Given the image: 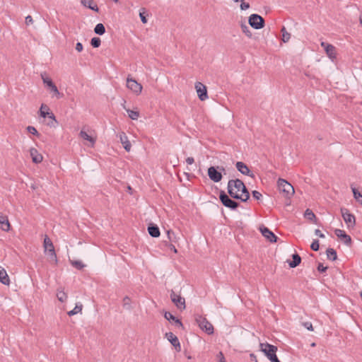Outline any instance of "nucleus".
<instances>
[{
	"mask_svg": "<svg viewBox=\"0 0 362 362\" xmlns=\"http://www.w3.org/2000/svg\"><path fill=\"white\" fill-rule=\"evenodd\" d=\"M228 192L231 197L246 202L250 198V193L243 182L239 179L230 180L228 182Z\"/></svg>",
	"mask_w": 362,
	"mask_h": 362,
	"instance_id": "f257e3e1",
	"label": "nucleus"
},
{
	"mask_svg": "<svg viewBox=\"0 0 362 362\" xmlns=\"http://www.w3.org/2000/svg\"><path fill=\"white\" fill-rule=\"evenodd\" d=\"M277 184L279 191L282 192L285 197H290L294 194L295 191L293 187L286 180L279 178Z\"/></svg>",
	"mask_w": 362,
	"mask_h": 362,
	"instance_id": "f03ea898",
	"label": "nucleus"
},
{
	"mask_svg": "<svg viewBox=\"0 0 362 362\" xmlns=\"http://www.w3.org/2000/svg\"><path fill=\"white\" fill-rule=\"evenodd\" d=\"M195 320L202 330L206 332L208 334H211L214 333V327L211 323L207 320L206 318L201 315H197Z\"/></svg>",
	"mask_w": 362,
	"mask_h": 362,
	"instance_id": "7ed1b4c3",
	"label": "nucleus"
},
{
	"mask_svg": "<svg viewBox=\"0 0 362 362\" xmlns=\"http://www.w3.org/2000/svg\"><path fill=\"white\" fill-rule=\"evenodd\" d=\"M248 23L252 28L256 30L263 28L265 24L264 18L256 13L251 14L249 16Z\"/></svg>",
	"mask_w": 362,
	"mask_h": 362,
	"instance_id": "20e7f679",
	"label": "nucleus"
},
{
	"mask_svg": "<svg viewBox=\"0 0 362 362\" xmlns=\"http://www.w3.org/2000/svg\"><path fill=\"white\" fill-rule=\"evenodd\" d=\"M43 247L45 248V252H48V254L50 257V259L52 260L57 262V255H56V252L54 250V245H53L52 240H50V238L47 235H45Z\"/></svg>",
	"mask_w": 362,
	"mask_h": 362,
	"instance_id": "39448f33",
	"label": "nucleus"
},
{
	"mask_svg": "<svg viewBox=\"0 0 362 362\" xmlns=\"http://www.w3.org/2000/svg\"><path fill=\"white\" fill-rule=\"evenodd\" d=\"M260 350L267 356V357L271 361L272 360V356H276V352L277 347L268 343H260Z\"/></svg>",
	"mask_w": 362,
	"mask_h": 362,
	"instance_id": "423d86ee",
	"label": "nucleus"
},
{
	"mask_svg": "<svg viewBox=\"0 0 362 362\" xmlns=\"http://www.w3.org/2000/svg\"><path fill=\"white\" fill-rule=\"evenodd\" d=\"M219 199L223 206L230 209H235L239 205L238 202L230 199L223 191L220 192Z\"/></svg>",
	"mask_w": 362,
	"mask_h": 362,
	"instance_id": "0eeeda50",
	"label": "nucleus"
},
{
	"mask_svg": "<svg viewBox=\"0 0 362 362\" xmlns=\"http://www.w3.org/2000/svg\"><path fill=\"white\" fill-rule=\"evenodd\" d=\"M341 216L348 228H354L356 224V218L347 209H341Z\"/></svg>",
	"mask_w": 362,
	"mask_h": 362,
	"instance_id": "6e6552de",
	"label": "nucleus"
},
{
	"mask_svg": "<svg viewBox=\"0 0 362 362\" xmlns=\"http://www.w3.org/2000/svg\"><path fill=\"white\" fill-rule=\"evenodd\" d=\"M170 299L175 306L180 310L185 309V300L180 295L177 294L174 291L170 292Z\"/></svg>",
	"mask_w": 362,
	"mask_h": 362,
	"instance_id": "1a4fd4ad",
	"label": "nucleus"
},
{
	"mask_svg": "<svg viewBox=\"0 0 362 362\" xmlns=\"http://www.w3.org/2000/svg\"><path fill=\"white\" fill-rule=\"evenodd\" d=\"M127 87L136 95H139L143 89V87L140 83L129 77L127 78Z\"/></svg>",
	"mask_w": 362,
	"mask_h": 362,
	"instance_id": "9d476101",
	"label": "nucleus"
},
{
	"mask_svg": "<svg viewBox=\"0 0 362 362\" xmlns=\"http://www.w3.org/2000/svg\"><path fill=\"white\" fill-rule=\"evenodd\" d=\"M195 89L200 100L204 101L208 98L207 90L205 85L201 82L195 83Z\"/></svg>",
	"mask_w": 362,
	"mask_h": 362,
	"instance_id": "9b49d317",
	"label": "nucleus"
},
{
	"mask_svg": "<svg viewBox=\"0 0 362 362\" xmlns=\"http://www.w3.org/2000/svg\"><path fill=\"white\" fill-rule=\"evenodd\" d=\"M208 175L211 180L214 182H218L222 179V174L218 171L216 168L211 166L208 168Z\"/></svg>",
	"mask_w": 362,
	"mask_h": 362,
	"instance_id": "f8f14e48",
	"label": "nucleus"
},
{
	"mask_svg": "<svg viewBox=\"0 0 362 362\" xmlns=\"http://www.w3.org/2000/svg\"><path fill=\"white\" fill-rule=\"evenodd\" d=\"M259 230L262 235L267 238L271 243H276L277 241V237L275 234L271 231L268 228L261 226L259 227Z\"/></svg>",
	"mask_w": 362,
	"mask_h": 362,
	"instance_id": "ddd939ff",
	"label": "nucleus"
},
{
	"mask_svg": "<svg viewBox=\"0 0 362 362\" xmlns=\"http://www.w3.org/2000/svg\"><path fill=\"white\" fill-rule=\"evenodd\" d=\"M335 235L343 241V243L346 245H350L351 244V238L347 235L344 230L341 229H335L334 230Z\"/></svg>",
	"mask_w": 362,
	"mask_h": 362,
	"instance_id": "4468645a",
	"label": "nucleus"
},
{
	"mask_svg": "<svg viewBox=\"0 0 362 362\" xmlns=\"http://www.w3.org/2000/svg\"><path fill=\"white\" fill-rule=\"evenodd\" d=\"M235 166L238 170L242 174L254 177V174L251 173L250 170L244 163L238 161L236 163Z\"/></svg>",
	"mask_w": 362,
	"mask_h": 362,
	"instance_id": "2eb2a0df",
	"label": "nucleus"
},
{
	"mask_svg": "<svg viewBox=\"0 0 362 362\" xmlns=\"http://www.w3.org/2000/svg\"><path fill=\"white\" fill-rule=\"evenodd\" d=\"M119 137L120 142L122 143L125 151L127 152H129L132 148V144H131L130 141H129L128 137L126 135V134L124 132H122L119 134Z\"/></svg>",
	"mask_w": 362,
	"mask_h": 362,
	"instance_id": "dca6fc26",
	"label": "nucleus"
},
{
	"mask_svg": "<svg viewBox=\"0 0 362 362\" xmlns=\"http://www.w3.org/2000/svg\"><path fill=\"white\" fill-rule=\"evenodd\" d=\"M0 228L4 231H8L11 228V225L8 217L3 215L2 213L0 212Z\"/></svg>",
	"mask_w": 362,
	"mask_h": 362,
	"instance_id": "f3484780",
	"label": "nucleus"
},
{
	"mask_svg": "<svg viewBox=\"0 0 362 362\" xmlns=\"http://www.w3.org/2000/svg\"><path fill=\"white\" fill-rule=\"evenodd\" d=\"M30 154L32 158L33 162L35 163H40L42 161V156L35 148L30 149Z\"/></svg>",
	"mask_w": 362,
	"mask_h": 362,
	"instance_id": "a211bd4d",
	"label": "nucleus"
},
{
	"mask_svg": "<svg viewBox=\"0 0 362 362\" xmlns=\"http://www.w3.org/2000/svg\"><path fill=\"white\" fill-rule=\"evenodd\" d=\"M165 336L168 340L172 344L173 346H178L179 348H180V344L178 340V338L173 333L168 332L165 334Z\"/></svg>",
	"mask_w": 362,
	"mask_h": 362,
	"instance_id": "6ab92c4d",
	"label": "nucleus"
},
{
	"mask_svg": "<svg viewBox=\"0 0 362 362\" xmlns=\"http://www.w3.org/2000/svg\"><path fill=\"white\" fill-rule=\"evenodd\" d=\"M164 317L168 321H171L172 320V321L175 322V325L177 327L183 328V325H182V322L179 319L176 318L170 312H165V314H164Z\"/></svg>",
	"mask_w": 362,
	"mask_h": 362,
	"instance_id": "aec40b11",
	"label": "nucleus"
},
{
	"mask_svg": "<svg viewBox=\"0 0 362 362\" xmlns=\"http://www.w3.org/2000/svg\"><path fill=\"white\" fill-rule=\"evenodd\" d=\"M0 282L4 285H9L10 279L6 273V271L0 266Z\"/></svg>",
	"mask_w": 362,
	"mask_h": 362,
	"instance_id": "412c9836",
	"label": "nucleus"
},
{
	"mask_svg": "<svg viewBox=\"0 0 362 362\" xmlns=\"http://www.w3.org/2000/svg\"><path fill=\"white\" fill-rule=\"evenodd\" d=\"M148 231L149 235L153 238H158L160 236L159 228L154 224H150L148 227Z\"/></svg>",
	"mask_w": 362,
	"mask_h": 362,
	"instance_id": "4be33fe9",
	"label": "nucleus"
},
{
	"mask_svg": "<svg viewBox=\"0 0 362 362\" xmlns=\"http://www.w3.org/2000/svg\"><path fill=\"white\" fill-rule=\"evenodd\" d=\"M79 136L84 140H86L88 141H89L90 143V146L91 147H93L95 144V141H96V139L92 137L91 136L88 135L87 134L86 132L83 131V130H81L79 133Z\"/></svg>",
	"mask_w": 362,
	"mask_h": 362,
	"instance_id": "5701e85b",
	"label": "nucleus"
},
{
	"mask_svg": "<svg viewBox=\"0 0 362 362\" xmlns=\"http://www.w3.org/2000/svg\"><path fill=\"white\" fill-rule=\"evenodd\" d=\"M81 4L94 11H98V7L97 4H94L93 0H81Z\"/></svg>",
	"mask_w": 362,
	"mask_h": 362,
	"instance_id": "b1692460",
	"label": "nucleus"
},
{
	"mask_svg": "<svg viewBox=\"0 0 362 362\" xmlns=\"http://www.w3.org/2000/svg\"><path fill=\"white\" fill-rule=\"evenodd\" d=\"M47 88L49 89L50 92L52 93V97H56L57 98H60L63 96V94L59 91L57 87L56 86V85L54 83L49 84Z\"/></svg>",
	"mask_w": 362,
	"mask_h": 362,
	"instance_id": "393cba45",
	"label": "nucleus"
},
{
	"mask_svg": "<svg viewBox=\"0 0 362 362\" xmlns=\"http://www.w3.org/2000/svg\"><path fill=\"white\" fill-rule=\"evenodd\" d=\"M44 108H47V110H49V108L46 105L42 104L40 109V116L44 118L46 117V116H48L50 119H52L56 122L55 116L54 115V114L52 112L44 111L43 110Z\"/></svg>",
	"mask_w": 362,
	"mask_h": 362,
	"instance_id": "a878e982",
	"label": "nucleus"
},
{
	"mask_svg": "<svg viewBox=\"0 0 362 362\" xmlns=\"http://www.w3.org/2000/svg\"><path fill=\"white\" fill-rule=\"evenodd\" d=\"M293 260L288 263L289 267L291 268H295L297 266H298L301 262L300 257L297 254L295 253L292 255Z\"/></svg>",
	"mask_w": 362,
	"mask_h": 362,
	"instance_id": "bb28decb",
	"label": "nucleus"
},
{
	"mask_svg": "<svg viewBox=\"0 0 362 362\" xmlns=\"http://www.w3.org/2000/svg\"><path fill=\"white\" fill-rule=\"evenodd\" d=\"M325 52H326L327 56L330 59H336L335 47L332 45H327L326 46V49H325Z\"/></svg>",
	"mask_w": 362,
	"mask_h": 362,
	"instance_id": "cd10ccee",
	"label": "nucleus"
},
{
	"mask_svg": "<svg viewBox=\"0 0 362 362\" xmlns=\"http://www.w3.org/2000/svg\"><path fill=\"white\" fill-rule=\"evenodd\" d=\"M327 257L329 259L334 261L337 258V252L333 248H328L326 251Z\"/></svg>",
	"mask_w": 362,
	"mask_h": 362,
	"instance_id": "c85d7f7f",
	"label": "nucleus"
},
{
	"mask_svg": "<svg viewBox=\"0 0 362 362\" xmlns=\"http://www.w3.org/2000/svg\"><path fill=\"white\" fill-rule=\"evenodd\" d=\"M57 299L62 302L64 303L67 299V295L62 289H58L57 293Z\"/></svg>",
	"mask_w": 362,
	"mask_h": 362,
	"instance_id": "c756f323",
	"label": "nucleus"
},
{
	"mask_svg": "<svg viewBox=\"0 0 362 362\" xmlns=\"http://www.w3.org/2000/svg\"><path fill=\"white\" fill-rule=\"evenodd\" d=\"M351 189L354 194V199L361 204H362V194L360 192H358L356 187H351Z\"/></svg>",
	"mask_w": 362,
	"mask_h": 362,
	"instance_id": "7c9ffc66",
	"label": "nucleus"
},
{
	"mask_svg": "<svg viewBox=\"0 0 362 362\" xmlns=\"http://www.w3.org/2000/svg\"><path fill=\"white\" fill-rule=\"evenodd\" d=\"M94 32L99 35H102L105 33V28L103 23H98L95 28Z\"/></svg>",
	"mask_w": 362,
	"mask_h": 362,
	"instance_id": "2f4dec72",
	"label": "nucleus"
},
{
	"mask_svg": "<svg viewBox=\"0 0 362 362\" xmlns=\"http://www.w3.org/2000/svg\"><path fill=\"white\" fill-rule=\"evenodd\" d=\"M167 235L169 241L171 243H176L177 242L178 238L173 231L168 230L167 231Z\"/></svg>",
	"mask_w": 362,
	"mask_h": 362,
	"instance_id": "473e14b6",
	"label": "nucleus"
},
{
	"mask_svg": "<svg viewBox=\"0 0 362 362\" xmlns=\"http://www.w3.org/2000/svg\"><path fill=\"white\" fill-rule=\"evenodd\" d=\"M281 32L282 33V41L284 42H288L291 38V34L287 32L284 26L282 27Z\"/></svg>",
	"mask_w": 362,
	"mask_h": 362,
	"instance_id": "72a5a7b5",
	"label": "nucleus"
},
{
	"mask_svg": "<svg viewBox=\"0 0 362 362\" xmlns=\"http://www.w3.org/2000/svg\"><path fill=\"white\" fill-rule=\"evenodd\" d=\"M132 300L129 297L125 296L122 300V306L125 310H131L132 309Z\"/></svg>",
	"mask_w": 362,
	"mask_h": 362,
	"instance_id": "f704fd0d",
	"label": "nucleus"
},
{
	"mask_svg": "<svg viewBox=\"0 0 362 362\" xmlns=\"http://www.w3.org/2000/svg\"><path fill=\"white\" fill-rule=\"evenodd\" d=\"M82 308H83V305L79 303V304H76V306L74 307V308L71 310H70L69 312H68V315L69 316H72V315H74L78 313H81L82 311Z\"/></svg>",
	"mask_w": 362,
	"mask_h": 362,
	"instance_id": "c9c22d12",
	"label": "nucleus"
},
{
	"mask_svg": "<svg viewBox=\"0 0 362 362\" xmlns=\"http://www.w3.org/2000/svg\"><path fill=\"white\" fill-rule=\"evenodd\" d=\"M128 112L129 117L133 120H136L139 117V112L138 111L126 109Z\"/></svg>",
	"mask_w": 362,
	"mask_h": 362,
	"instance_id": "e433bc0d",
	"label": "nucleus"
},
{
	"mask_svg": "<svg viewBox=\"0 0 362 362\" xmlns=\"http://www.w3.org/2000/svg\"><path fill=\"white\" fill-rule=\"evenodd\" d=\"M240 27L243 33H245L247 37L250 38L252 37V35L250 29L245 23H241Z\"/></svg>",
	"mask_w": 362,
	"mask_h": 362,
	"instance_id": "4c0bfd02",
	"label": "nucleus"
},
{
	"mask_svg": "<svg viewBox=\"0 0 362 362\" xmlns=\"http://www.w3.org/2000/svg\"><path fill=\"white\" fill-rule=\"evenodd\" d=\"M100 44H101V40L99 37H93L90 40V45L93 46V47L94 48H98L100 46Z\"/></svg>",
	"mask_w": 362,
	"mask_h": 362,
	"instance_id": "58836bf2",
	"label": "nucleus"
},
{
	"mask_svg": "<svg viewBox=\"0 0 362 362\" xmlns=\"http://www.w3.org/2000/svg\"><path fill=\"white\" fill-rule=\"evenodd\" d=\"M71 263L73 267L79 270L85 267V264L79 260L71 261Z\"/></svg>",
	"mask_w": 362,
	"mask_h": 362,
	"instance_id": "ea45409f",
	"label": "nucleus"
},
{
	"mask_svg": "<svg viewBox=\"0 0 362 362\" xmlns=\"http://www.w3.org/2000/svg\"><path fill=\"white\" fill-rule=\"evenodd\" d=\"M304 216L308 220H313L315 218V214L309 209L305 210Z\"/></svg>",
	"mask_w": 362,
	"mask_h": 362,
	"instance_id": "a19ab883",
	"label": "nucleus"
},
{
	"mask_svg": "<svg viewBox=\"0 0 362 362\" xmlns=\"http://www.w3.org/2000/svg\"><path fill=\"white\" fill-rule=\"evenodd\" d=\"M27 130L29 133H30L33 135H36L37 136H39V135H40L38 132L37 131L36 128L33 126H28L27 127Z\"/></svg>",
	"mask_w": 362,
	"mask_h": 362,
	"instance_id": "79ce46f5",
	"label": "nucleus"
},
{
	"mask_svg": "<svg viewBox=\"0 0 362 362\" xmlns=\"http://www.w3.org/2000/svg\"><path fill=\"white\" fill-rule=\"evenodd\" d=\"M310 247L314 251H317L320 247L319 241L317 240H314L310 245Z\"/></svg>",
	"mask_w": 362,
	"mask_h": 362,
	"instance_id": "37998d69",
	"label": "nucleus"
},
{
	"mask_svg": "<svg viewBox=\"0 0 362 362\" xmlns=\"http://www.w3.org/2000/svg\"><path fill=\"white\" fill-rule=\"evenodd\" d=\"M42 79L43 83L45 84H46V86L47 87L49 86V84L54 83L51 78H49L48 77H45L42 74Z\"/></svg>",
	"mask_w": 362,
	"mask_h": 362,
	"instance_id": "c03bdc74",
	"label": "nucleus"
},
{
	"mask_svg": "<svg viewBox=\"0 0 362 362\" xmlns=\"http://www.w3.org/2000/svg\"><path fill=\"white\" fill-rule=\"evenodd\" d=\"M252 197L257 200H259L262 197V194L258 191L254 190V191H252Z\"/></svg>",
	"mask_w": 362,
	"mask_h": 362,
	"instance_id": "a18cd8bd",
	"label": "nucleus"
},
{
	"mask_svg": "<svg viewBox=\"0 0 362 362\" xmlns=\"http://www.w3.org/2000/svg\"><path fill=\"white\" fill-rule=\"evenodd\" d=\"M303 325L309 331H313V325L310 322H303Z\"/></svg>",
	"mask_w": 362,
	"mask_h": 362,
	"instance_id": "49530a36",
	"label": "nucleus"
},
{
	"mask_svg": "<svg viewBox=\"0 0 362 362\" xmlns=\"http://www.w3.org/2000/svg\"><path fill=\"white\" fill-rule=\"evenodd\" d=\"M250 8V4L248 3H246L243 0L240 4V9L241 10H247Z\"/></svg>",
	"mask_w": 362,
	"mask_h": 362,
	"instance_id": "de8ad7c7",
	"label": "nucleus"
},
{
	"mask_svg": "<svg viewBox=\"0 0 362 362\" xmlns=\"http://www.w3.org/2000/svg\"><path fill=\"white\" fill-rule=\"evenodd\" d=\"M327 269V267H325L322 263H319L317 266V270L320 272H325Z\"/></svg>",
	"mask_w": 362,
	"mask_h": 362,
	"instance_id": "09e8293b",
	"label": "nucleus"
},
{
	"mask_svg": "<svg viewBox=\"0 0 362 362\" xmlns=\"http://www.w3.org/2000/svg\"><path fill=\"white\" fill-rule=\"evenodd\" d=\"M218 358L219 359V362H226L225 357L223 356V354L220 351L217 355Z\"/></svg>",
	"mask_w": 362,
	"mask_h": 362,
	"instance_id": "8fccbe9b",
	"label": "nucleus"
},
{
	"mask_svg": "<svg viewBox=\"0 0 362 362\" xmlns=\"http://www.w3.org/2000/svg\"><path fill=\"white\" fill-rule=\"evenodd\" d=\"M33 23V20L32 16H28L25 17V24L26 25H30V24H32Z\"/></svg>",
	"mask_w": 362,
	"mask_h": 362,
	"instance_id": "3c124183",
	"label": "nucleus"
},
{
	"mask_svg": "<svg viewBox=\"0 0 362 362\" xmlns=\"http://www.w3.org/2000/svg\"><path fill=\"white\" fill-rule=\"evenodd\" d=\"M139 16H140L141 21L143 23H147V19H146V16L144 15V12H140Z\"/></svg>",
	"mask_w": 362,
	"mask_h": 362,
	"instance_id": "603ef678",
	"label": "nucleus"
},
{
	"mask_svg": "<svg viewBox=\"0 0 362 362\" xmlns=\"http://www.w3.org/2000/svg\"><path fill=\"white\" fill-rule=\"evenodd\" d=\"M76 50L81 52L83 50V45L81 42H77L76 45Z\"/></svg>",
	"mask_w": 362,
	"mask_h": 362,
	"instance_id": "864d4df0",
	"label": "nucleus"
},
{
	"mask_svg": "<svg viewBox=\"0 0 362 362\" xmlns=\"http://www.w3.org/2000/svg\"><path fill=\"white\" fill-rule=\"evenodd\" d=\"M315 234L316 235H317L318 237H320V238H325V235H324V234L321 232V230H319V229H316V230H315Z\"/></svg>",
	"mask_w": 362,
	"mask_h": 362,
	"instance_id": "5fc2aeb1",
	"label": "nucleus"
},
{
	"mask_svg": "<svg viewBox=\"0 0 362 362\" xmlns=\"http://www.w3.org/2000/svg\"><path fill=\"white\" fill-rule=\"evenodd\" d=\"M194 162V160L192 157H188L187 159H186V163L188 164V165H192L193 164Z\"/></svg>",
	"mask_w": 362,
	"mask_h": 362,
	"instance_id": "6e6d98bb",
	"label": "nucleus"
},
{
	"mask_svg": "<svg viewBox=\"0 0 362 362\" xmlns=\"http://www.w3.org/2000/svg\"><path fill=\"white\" fill-rule=\"evenodd\" d=\"M168 247L173 250L175 253H177V249L175 248V245L173 244V243H170L169 245H168Z\"/></svg>",
	"mask_w": 362,
	"mask_h": 362,
	"instance_id": "4d7b16f0",
	"label": "nucleus"
},
{
	"mask_svg": "<svg viewBox=\"0 0 362 362\" xmlns=\"http://www.w3.org/2000/svg\"><path fill=\"white\" fill-rule=\"evenodd\" d=\"M272 360L271 361V362H280V361L279 360L277 356H272Z\"/></svg>",
	"mask_w": 362,
	"mask_h": 362,
	"instance_id": "13d9d810",
	"label": "nucleus"
},
{
	"mask_svg": "<svg viewBox=\"0 0 362 362\" xmlns=\"http://www.w3.org/2000/svg\"><path fill=\"white\" fill-rule=\"evenodd\" d=\"M327 45H330V44H327V43H326V42H321V46H322V47H324V48H325V49H326V46H327Z\"/></svg>",
	"mask_w": 362,
	"mask_h": 362,
	"instance_id": "bf43d9fd",
	"label": "nucleus"
},
{
	"mask_svg": "<svg viewBox=\"0 0 362 362\" xmlns=\"http://www.w3.org/2000/svg\"><path fill=\"white\" fill-rule=\"evenodd\" d=\"M250 358H251L252 359H253V358H254V359L255 360V361L257 362L256 356H255V354H250Z\"/></svg>",
	"mask_w": 362,
	"mask_h": 362,
	"instance_id": "052dcab7",
	"label": "nucleus"
},
{
	"mask_svg": "<svg viewBox=\"0 0 362 362\" xmlns=\"http://www.w3.org/2000/svg\"><path fill=\"white\" fill-rule=\"evenodd\" d=\"M217 168H218V169H220L221 170H223V171L225 170V169L223 167L220 168V167L218 166Z\"/></svg>",
	"mask_w": 362,
	"mask_h": 362,
	"instance_id": "680f3d73",
	"label": "nucleus"
},
{
	"mask_svg": "<svg viewBox=\"0 0 362 362\" xmlns=\"http://www.w3.org/2000/svg\"><path fill=\"white\" fill-rule=\"evenodd\" d=\"M316 346V344L315 342H313L311 344V346L315 347Z\"/></svg>",
	"mask_w": 362,
	"mask_h": 362,
	"instance_id": "e2e57ef3",
	"label": "nucleus"
},
{
	"mask_svg": "<svg viewBox=\"0 0 362 362\" xmlns=\"http://www.w3.org/2000/svg\"><path fill=\"white\" fill-rule=\"evenodd\" d=\"M233 1H235V2H238V1L241 2L243 0H233Z\"/></svg>",
	"mask_w": 362,
	"mask_h": 362,
	"instance_id": "0e129e2a",
	"label": "nucleus"
},
{
	"mask_svg": "<svg viewBox=\"0 0 362 362\" xmlns=\"http://www.w3.org/2000/svg\"><path fill=\"white\" fill-rule=\"evenodd\" d=\"M360 23L362 24V16L360 17Z\"/></svg>",
	"mask_w": 362,
	"mask_h": 362,
	"instance_id": "69168bd1",
	"label": "nucleus"
},
{
	"mask_svg": "<svg viewBox=\"0 0 362 362\" xmlns=\"http://www.w3.org/2000/svg\"><path fill=\"white\" fill-rule=\"evenodd\" d=\"M115 3L118 2L119 0H113Z\"/></svg>",
	"mask_w": 362,
	"mask_h": 362,
	"instance_id": "338daca9",
	"label": "nucleus"
},
{
	"mask_svg": "<svg viewBox=\"0 0 362 362\" xmlns=\"http://www.w3.org/2000/svg\"><path fill=\"white\" fill-rule=\"evenodd\" d=\"M361 297L362 298V291H361Z\"/></svg>",
	"mask_w": 362,
	"mask_h": 362,
	"instance_id": "774afa93",
	"label": "nucleus"
}]
</instances>
